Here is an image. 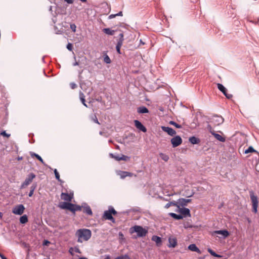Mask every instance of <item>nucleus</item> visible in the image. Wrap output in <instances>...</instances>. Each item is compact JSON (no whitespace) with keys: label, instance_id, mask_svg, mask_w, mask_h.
Wrapping results in <instances>:
<instances>
[{"label":"nucleus","instance_id":"nucleus-1","mask_svg":"<svg viewBox=\"0 0 259 259\" xmlns=\"http://www.w3.org/2000/svg\"><path fill=\"white\" fill-rule=\"evenodd\" d=\"M77 238V241L78 243H82L83 241H88L91 237V231L88 229H78L75 234Z\"/></svg>","mask_w":259,"mask_h":259},{"label":"nucleus","instance_id":"nucleus-2","mask_svg":"<svg viewBox=\"0 0 259 259\" xmlns=\"http://www.w3.org/2000/svg\"><path fill=\"white\" fill-rule=\"evenodd\" d=\"M130 232L131 234L137 233L138 237H143L147 235L148 230L141 226L135 225L130 229Z\"/></svg>","mask_w":259,"mask_h":259},{"label":"nucleus","instance_id":"nucleus-3","mask_svg":"<svg viewBox=\"0 0 259 259\" xmlns=\"http://www.w3.org/2000/svg\"><path fill=\"white\" fill-rule=\"evenodd\" d=\"M249 195L252 206V212L256 213L257 212L258 201L257 197L254 194L253 191H249Z\"/></svg>","mask_w":259,"mask_h":259},{"label":"nucleus","instance_id":"nucleus-4","mask_svg":"<svg viewBox=\"0 0 259 259\" xmlns=\"http://www.w3.org/2000/svg\"><path fill=\"white\" fill-rule=\"evenodd\" d=\"M224 122V118L217 115H213L209 119V122L213 125H219Z\"/></svg>","mask_w":259,"mask_h":259},{"label":"nucleus","instance_id":"nucleus-5","mask_svg":"<svg viewBox=\"0 0 259 259\" xmlns=\"http://www.w3.org/2000/svg\"><path fill=\"white\" fill-rule=\"evenodd\" d=\"M36 177V175L33 173H30L29 174L26 178L25 179V181L22 183L20 188L23 189L25 187L29 185L32 181L33 179H34Z\"/></svg>","mask_w":259,"mask_h":259},{"label":"nucleus","instance_id":"nucleus-6","mask_svg":"<svg viewBox=\"0 0 259 259\" xmlns=\"http://www.w3.org/2000/svg\"><path fill=\"white\" fill-rule=\"evenodd\" d=\"M74 204L71 203L69 202H63L60 204L59 207L64 209L69 210L73 213H74Z\"/></svg>","mask_w":259,"mask_h":259},{"label":"nucleus","instance_id":"nucleus-7","mask_svg":"<svg viewBox=\"0 0 259 259\" xmlns=\"http://www.w3.org/2000/svg\"><path fill=\"white\" fill-rule=\"evenodd\" d=\"M25 207L23 204H19L13 207L12 212L17 215H21L23 213Z\"/></svg>","mask_w":259,"mask_h":259},{"label":"nucleus","instance_id":"nucleus-8","mask_svg":"<svg viewBox=\"0 0 259 259\" xmlns=\"http://www.w3.org/2000/svg\"><path fill=\"white\" fill-rule=\"evenodd\" d=\"M172 147L175 148L180 145L183 142L182 139L180 136H176L170 140Z\"/></svg>","mask_w":259,"mask_h":259},{"label":"nucleus","instance_id":"nucleus-9","mask_svg":"<svg viewBox=\"0 0 259 259\" xmlns=\"http://www.w3.org/2000/svg\"><path fill=\"white\" fill-rule=\"evenodd\" d=\"M161 129L163 132L167 133V134L170 136H174L176 134V132L171 127L168 126H162Z\"/></svg>","mask_w":259,"mask_h":259},{"label":"nucleus","instance_id":"nucleus-10","mask_svg":"<svg viewBox=\"0 0 259 259\" xmlns=\"http://www.w3.org/2000/svg\"><path fill=\"white\" fill-rule=\"evenodd\" d=\"M135 125L136 127L139 130L145 133L147 131L146 128L143 125V124L139 120H134Z\"/></svg>","mask_w":259,"mask_h":259},{"label":"nucleus","instance_id":"nucleus-11","mask_svg":"<svg viewBox=\"0 0 259 259\" xmlns=\"http://www.w3.org/2000/svg\"><path fill=\"white\" fill-rule=\"evenodd\" d=\"M178 208V211L180 212L182 214H183V217H190L191 213L190 211L189 208H180V206L179 205V208Z\"/></svg>","mask_w":259,"mask_h":259},{"label":"nucleus","instance_id":"nucleus-12","mask_svg":"<svg viewBox=\"0 0 259 259\" xmlns=\"http://www.w3.org/2000/svg\"><path fill=\"white\" fill-rule=\"evenodd\" d=\"M82 206L83 208V212L88 215H92L93 214L92 210L90 206L86 203H82Z\"/></svg>","mask_w":259,"mask_h":259},{"label":"nucleus","instance_id":"nucleus-13","mask_svg":"<svg viewBox=\"0 0 259 259\" xmlns=\"http://www.w3.org/2000/svg\"><path fill=\"white\" fill-rule=\"evenodd\" d=\"M73 197V194L70 193L68 194L67 193H62L61 194V198L65 201H67L70 202L72 200Z\"/></svg>","mask_w":259,"mask_h":259},{"label":"nucleus","instance_id":"nucleus-14","mask_svg":"<svg viewBox=\"0 0 259 259\" xmlns=\"http://www.w3.org/2000/svg\"><path fill=\"white\" fill-rule=\"evenodd\" d=\"M191 201V199L181 198L178 199L177 203L180 206H185L187 205L188 203L190 202Z\"/></svg>","mask_w":259,"mask_h":259},{"label":"nucleus","instance_id":"nucleus-15","mask_svg":"<svg viewBox=\"0 0 259 259\" xmlns=\"http://www.w3.org/2000/svg\"><path fill=\"white\" fill-rule=\"evenodd\" d=\"M168 242L169 244L168 245V246L169 247H175L177 244V240L176 238H171L169 237L168 238Z\"/></svg>","mask_w":259,"mask_h":259},{"label":"nucleus","instance_id":"nucleus-16","mask_svg":"<svg viewBox=\"0 0 259 259\" xmlns=\"http://www.w3.org/2000/svg\"><path fill=\"white\" fill-rule=\"evenodd\" d=\"M149 112L148 109L144 106H140L137 108V112L139 114L148 113Z\"/></svg>","mask_w":259,"mask_h":259},{"label":"nucleus","instance_id":"nucleus-17","mask_svg":"<svg viewBox=\"0 0 259 259\" xmlns=\"http://www.w3.org/2000/svg\"><path fill=\"white\" fill-rule=\"evenodd\" d=\"M214 233L217 234L222 235L224 238H226L229 236V232L227 230H218L215 231Z\"/></svg>","mask_w":259,"mask_h":259},{"label":"nucleus","instance_id":"nucleus-18","mask_svg":"<svg viewBox=\"0 0 259 259\" xmlns=\"http://www.w3.org/2000/svg\"><path fill=\"white\" fill-rule=\"evenodd\" d=\"M152 240L156 242V244L159 246L161 244L162 240L161 237L156 236L153 235L152 237Z\"/></svg>","mask_w":259,"mask_h":259},{"label":"nucleus","instance_id":"nucleus-19","mask_svg":"<svg viewBox=\"0 0 259 259\" xmlns=\"http://www.w3.org/2000/svg\"><path fill=\"white\" fill-rule=\"evenodd\" d=\"M30 155L32 157H36L42 164H43L44 165H46L45 162L44 161V160L38 154L35 153L33 152H30Z\"/></svg>","mask_w":259,"mask_h":259},{"label":"nucleus","instance_id":"nucleus-20","mask_svg":"<svg viewBox=\"0 0 259 259\" xmlns=\"http://www.w3.org/2000/svg\"><path fill=\"white\" fill-rule=\"evenodd\" d=\"M36 187H37V183H33L30 187V190L28 193V196L29 197H31L32 196V195L34 193V191L36 189Z\"/></svg>","mask_w":259,"mask_h":259},{"label":"nucleus","instance_id":"nucleus-21","mask_svg":"<svg viewBox=\"0 0 259 259\" xmlns=\"http://www.w3.org/2000/svg\"><path fill=\"white\" fill-rule=\"evenodd\" d=\"M169 215L172 217V218L175 219L177 220H180L181 219H183L184 217L182 214H178L175 213L170 212L169 213Z\"/></svg>","mask_w":259,"mask_h":259},{"label":"nucleus","instance_id":"nucleus-22","mask_svg":"<svg viewBox=\"0 0 259 259\" xmlns=\"http://www.w3.org/2000/svg\"><path fill=\"white\" fill-rule=\"evenodd\" d=\"M123 41H124L123 34L122 33H120L119 34V38L117 40V42L116 45L119 46H122Z\"/></svg>","mask_w":259,"mask_h":259},{"label":"nucleus","instance_id":"nucleus-23","mask_svg":"<svg viewBox=\"0 0 259 259\" xmlns=\"http://www.w3.org/2000/svg\"><path fill=\"white\" fill-rule=\"evenodd\" d=\"M189 141L192 144H199L200 142L199 139H198V138H196L194 136L190 137Z\"/></svg>","mask_w":259,"mask_h":259},{"label":"nucleus","instance_id":"nucleus-24","mask_svg":"<svg viewBox=\"0 0 259 259\" xmlns=\"http://www.w3.org/2000/svg\"><path fill=\"white\" fill-rule=\"evenodd\" d=\"M212 135L215 137L216 139L220 142H224L225 141V138L223 137L221 135L219 134H217L215 132L212 133Z\"/></svg>","mask_w":259,"mask_h":259},{"label":"nucleus","instance_id":"nucleus-25","mask_svg":"<svg viewBox=\"0 0 259 259\" xmlns=\"http://www.w3.org/2000/svg\"><path fill=\"white\" fill-rule=\"evenodd\" d=\"M218 89L222 92L224 95H226V93L227 92V89L221 83H218L217 84Z\"/></svg>","mask_w":259,"mask_h":259},{"label":"nucleus","instance_id":"nucleus-26","mask_svg":"<svg viewBox=\"0 0 259 259\" xmlns=\"http://www.w3.org/2000/svg\"><path fill=\"white\" fill-rule=\"evenodd\" d=\"M103 31L106 34L113 35L114 34L115 30H111L109 28H106L103 29Z\"/></svg>","mask_w":259,"mask_h":259},{"label":"nucleus","instance_id":"nucleus-27","mask_svg":"<svg viewBox=\"0 0 259 259\" xmlns=\"http://www.w3.org/2000/svg\"><path fill=\"white\" fill-rule=\"evenodd\" d=\"M172 205L177 206L178 208H179V205L178 204L177 202H176L175 201H170V202H169L168 203H166V205H165L164 207L165 208H168Z\"/></svg>","mask_w":259,"mask_h":259},{"label":"nucleus","instance_id":"nucleus-28","mask_svg":"<svg viewBox=\"0 0 259 259\" xmlns=\"http://www.w3.org/2000/svg\"><path fill=\"white\" fill-rule=\"evenodd\" d=\"M112 215H111V213H110V211H109V210H105L103 213V218L105 219V220H108V219H109L111 217H112Z\"/></svg>","mask_w":259,"mask_h":259},{"label":"nucleus","instance_id":"nucleus-29","mask_svg":"<svg viewBox=\"0 0 259 259\" xmlns=\"http://www.w3.org/2000/svg\"><path fill=\"white\" fill-rule=\"evenodd\" d=\"M103 60L105 63L106 64H110L111 62L109 57L107 55V53L105 52L103 53Z\"/></svg>","mask_w":259,"mask_h":259},{"label":"nucleus","instance_id":"nucleus-30","mask_svg":"<svg viewBox=\"0 0 259 259\" xmlns=\"http://www.w3.org/2000/svg\"><path fill=\"white\" fill-rule=\"evenodd\" d=\"M28 217L26 214H24L20 218V222L22 224H25L28 222Z\"/></svg>","mask_w":259,"mask_h":259},{"label":"nucleus","instance_id":"nucleus-31","mask_svg":"<svg viewBox=\"0 0 259 259\" xmlns=\"http://www.w3.org/2000/svg\"><path fill=\"white\" fill-rule=\"evenodd\" d=\"M118 175H119L121 179H124L127 177V171L119 170L117 172Z\"/></svg>","mask_w":259,"mask_h":259},{"label":"nucleus","instance_id":"nucleus-32","mask_svg":"<svg viewBox=\"0 0 259 259\" xmlns=\"http://www.w3.org/2000/svg\"><path fill=\"white\" fill-rule=\"evenodd\" d=\"M207 251L211 255H212L213 256L217 257H222V256L221 255L217 254L216 252H215L213 250H212L210 248H208Z\"/></svg>","mask_w":259,"mask_h":259},{"label":"nucleus","instance_id":"nucleus-33","mask_svg":"<svg viewBox=\"0 0 259 259\" xmlns=\"http://www.w3.org/2000/svg\"><path fill=\"white\" fill-rule=\"evenodd\" d=\"M159 155L160 157L164 161H167L168 160L169 156L167 155L162 153H160Z\"/></svg>","mask_w":259,"mask_h":259},{"label":"nucleus","instance_id":"nucleus-34","mask_svg":"<svg viewBox=\"0 0 259 259\" xmlns=\"http://www.w3.org/2000/svg\"><path fill=\"white\" fill-rule=\"evenodd\" d=\"M251 152H257V151L254 149L252 146H249L247 149L245 150L244 153L247 154Z\"/></svg>","mask_w":259,"mask_h":259},{"label":"nucleus","instance_id":"nucleus-35","mask_svg":"<svg viewBox=\"0 0 259 259\" xmlns=\"http://www.w3.org/2000/svg\"><path fill=\"white\" fill-rule=\"evenodd\" d=\"M197 248L198 247H197L195 244H191L189 245L188 247V248L192 251H195V250H196Z\"/></svg>","mask_w":259,"mask_h":259},{"label":"nucleus","instance_id":"nucleus-36","mask_svg":"<svg viewBox=\"0 0 259 259\" xmlns=\"http://www.w3.org/2000/svg\"><path fill=\"white\" fill-rule=\"evenodd\" d=\"M56 179L59 182H62V180L60 178V175L56 169L54 170Z\"/></svg>","mask_w":259,"mask_h":259},{"label":"nucleus","instance_id":"nucleus-37","mask_svg":"<svg viewBox=\"0 0 259 259\" xmlns=\"http://www.w3.org/2000/svg\"><path fill=\"white\" fill-rule=\"evenodd\" d=\"M114 259H131V258L127 254H124L118 256Z\"/></svg>","mask_w":259,"mask_h":259},{"label":"nucleus","instance_id":"nucleus-38","mask_svg":"<svg viewBox=\"0 0 259 259\" xmlns=\"http://www.w3.org/2000/svg\"><path fill=\"white\" fill-rule=\"evenodd\" d=\"M169 123L171 125L175 126L176 127H177L178 128H182L181 125L177 123L176 122H175L174 121H170Z\"/></svg>","mask_w":259,"mask_h":259},{"label":"nucleus","instance_id":"nucleus-39","mask_svg":"<svg viewBox=\"0 0 259 259\" xmlns=\"http://www.w3.org/2000/svg\"><path fill=\"white\" fill-rule=\"evenodd\" d=\"M82 207V205L80 206L76 204H74V213L76 211H80L81 210V208Z\"/></svg>","mask_w":259,"mask_h":259},{"label":"nucleus","instance_id":"nucleus-40","mask_svg":"<svg viewBox=\"0 0 259 259\" xmlns=\"http://www.w3.org/2000/svg\"><path fill=\"white\" fill-rule=\"evenodd\" d=\"M108 210H109V211H110V213L112 215V214L115 215L117 213V211L115 210V209L111 206H110L109 207Z\"/></svg>","mask_w":259,"mask_h":259},{"label":"nucleus","instance_id":"nucleus-41","mask_svg":"<svg viewBox=\"0 0 259 259\" xmlns=\"http://www.w3.org/2000/svg\"><path fill=\"white\" fill-rule=\"evenodd\" d=\"M108 210H109V211H110V213L112 215V214L115 215L117 213V211L115 210V209L111 206H110L109 207Z\"/></svg>","mask_w":259,"mask_h":259},{"label":"nucleus","instance_id":"nucleus-42","mask_svg":"<svg viewBox=\"0 0 259 259\" xmlns=\"http://www.w3.org/2000/svg\"><path fill=\"white\" fill-rule=\"evenodd\" d=\"M130 159V157L127 156H126V155H122L120 157V160H123V161H128Z\"/></svg>","mask_w":259,"mask_h":259},{"label":"nucleus","instance_id":"nucleus-43","mask_svg":"<svg viewBox=\"0 0 259 259\" xmlns=\"http://www.w3.org/2000/svg\"><path fill=\"white\" fill-rule=\"evenodd\" d=\"M109 156L111 157V158H114L115 159V160H116L117 161H120V157L119 155H114L112 153H110L109 154Z\"/></svg>","mask_w":259,"mask_h":259},{"label":"nucleus","instance_id":"nucleus-44","mask_svg":"<svg viewBox=\"0 0 259 259\" xmlns=\"http://www.w3.org/2000/svg\"><path fill=\"white\" fill-rule=\"evenodd\" d=\"M207 129L212 134V133H214V131L210 124L207 125Z\"/></svg>","mask_w":259,"mask_h":259},{"label":"nucleus","instance_id":"nucleus-45","mask_svg":"<svg viewBox=\"0 0 259 259\" xmlns=\"http://www.w3.org/2000/svg\"><path fill=\"white\" fill-rule=\"evenodd\" d=\"M70 29H71V30L73 32H75L76 31V26L75 24H74V23L71 24L70 26Z\"/></svg>","mask_w":259,"mask_h":259},{"label":"nucleus","instance_id":"nucleus-46","mask_svg":"<svg viewBox=\"0 0 259 259\" xmlns=\"http://www.w3.org/2000/svg\"><path fill=\"white\" fill-rule=\"evenodd\" d=\"M1 135L4 137H6L7 138H9L10 136V134H7L5 131L2 132L1 133Z\"/></svg>","mask_w":259,"mask_h":259},{"label":"nucleus","instance_id":"nucleus-47","mask_svg":"<svg viewBox=\"0 0 259 259\" xmlns=\"http://www.w3.org/2000/svg\"><path fill=\"white\" fill-rule=\"evenodd\" d=\"M92 119L93 121L94 122H95V123H97V124H100V123H99V122L98 121V119H97V116H96V115H94V116L92 117Z\"/></svg>","mask_w":259,"mask_h":259},{"label":"nucleus","instance_id":"nucleus-48","mask_svg":"<svg viewBox=\"0 0 259 259\" xmlns=\"http://www.w3.org/2000/svg\"><path fill=\"white\" fill-rule=\"evenodd\" d=\"M73 250L76 253H81V251L77 246H75L73 248Z\"/></svg>","mask_w":259,"mask_h":259},{"label":"nucleus","instance_id":"nucleus-49","mask_svg":"<svg viewBox=\"0 0 259 259\" xmlns=\"http://www.w3.org/2000/svg\"><path fill=\"white\" fill-rule=\"evenodd\" d=\"M70 86L72 89H74L77 87V85L74 82H71Z\"/></svg>","mask_w":259,"mask_h":259},{"label":"nucleus","instance_id":"nucleus-50","mask_svg":"<svg viewBox=\"0 0 259 259\" xmlns=\"http://www.w3.org/2000/svg\"><path fill=\"white\" fill-rule=\"evenodd\" d=\"M121 46H116V51L118 53V54H121V53L120 52V48H121Z\"/></svg>","mask_w":259,"mask_h":259},{"label":"nucleus","instance_id":"nucleus-51","mask_svg":"<svg viewBox=\"0 0 259 259\" xmlns=\"http://www.w3.org/2000/svg\"><path fill=\"white\" fill-rule=\"evenodd\" d=\"M67 49L69 50V51H72V45L70 43H68L67 45Z\"/></svg>","mask_w":259,"mask_h":259},{"label":"nucleus","instance_id":"nucleus-52","mask_svg":"<svg viewBox=\"0 0 259 259\" xmlns=\"http://www.w3.org/2000/svg\"><path fill=\"white\" fill-rule=\"evenodd\" d=\"M225 96L228 99H230L233 97V95L232 94H228L227 93H226Z\"/></svg>","mask_w":259,"mask_h":259},{"label":"nucleus","instance_id":"nucleus-53","mask_svg":"<svg viewBox=\"0 0 259 259\" xmlns=\"http://www.w3.org/2000/svg\"><path fill=\"white\" fill-rule=\"evenodd\" d=\"M81 103H82V104L85 106L86 107H88V106L87 105V104L85 103V98H82V99L80 100Z\"/></svg>","mask_w":259,"mask_h":259},{"label":"nucleus","instance_id":"nucleus-54","mask_svg":"<svg viewBox=\"0 0 259 259\" xmlns=\"http://www.w3.org/2000/svg\"><path fill=\"white\" fill-rule=\"evenodd\" d=\"M79 98H80V100L82 99V98H85V96H84V94L81 91H80V92H79Z\"/></svg>","mask_w":259,"mask_h":259},{"label":"nucleus","instance_id":"nucleus-55","mask_svg":"<svg viewBox=\"0 0 259 259\" xmlns=\"http://www.w3.org/2000/svg\"><path fill=\"white\" fill-rule=\"evenodd\" d=\"M53 22L55 24L57 21L56 16H54L52 18Z\"/></svg>","mask_w":259,"mask_h":259},{"label":"nucleus","instance_id":"nucleus-56","mask_svg":"<svg viewBox=\"0 0 259 259\" xmlns=\"http://www.w3.org/2000/svg\"><path fill=\"white\" fill-rule=\"evenodd\" d=\"M73 251V248L70 247L69 249V252L72 255H73L74 254Z\"/></svg>","mask_w":259,"mask_h":259},{"label":"nucleus","instance_id":"nucleus-57","mask_svg":"<svg viewBox=\"0 0 259 259\" xmlns=\"http://www.w3.org/2000/svg\"><path fill=\"white\" fill-rule=\"evenodd\" d=\"M65 2H66L68 4H73L74 0H64Z\"/></svg>","mask_w":259,"mask_h":259},{"label":"nucleus","instance_id":"nucleus-58","mask_svg":"<svg viewBox=\"0 0 259 259\" xmlns=\"http://www.w3.org/2000/svg\"><path fill=\"white\" fill-rule=\"evenodd\" d=\"M50 243V241H49L48 240H44V241L43 242V244L44 245H47L48 244H49Z\"/></svg>","mask_w":259,"mask_h":259},{"label":"nucleus","instance_id":"nucleus-59","mask_svg":"<svg viewBox=\"0 0 259 259\" xmlns=\"http://www.w3.org/2000/svg\"><path fill=\"white\" fill-rule=\"evenodd\" d=\"M116 16V15H115V14H111L109 16L108 18L109 19H111L115 18Z\"/></svg>","mask_w":259,"mask_h":259},{"label":"nucleus","instance_id":"nucleus-60","mask_svg":"<svg viewBox=\"0 0 259 259\" xmlns=\"http://www.w3.org/2000/svg\"><path fill=\"white\" fill-rule=\"evenodd\" d=\"M108 220H109L110 221H111L112 223H115V220L114 219V218L112 216L111 217V218L108 219Z\"/></svg>","mask_w":259,"mask_h":259},{"label":"nucleus","instance_id":"nucleus-61","mask_svg":"<svg viewBox=\"0 0 259 259\" xmlns=\"http://www.w3.org/2000/svg\"><path fill=\"white\" fill-rule=\"evenodd\" d=\"M0 257L2 259H8L4 254L0 252Z\"/></svg>","mask_w":259,"mask_h":259},{"label":"nucleus","instance_id":"nucleus-62","mask_svg":"<svg viewBox=\"0 0 259 259\" xmlns=\"http://www.w3.org/2000/svg\"><path fill=\"white\" fill-rule=\"evenodd\" d=\"M115 15H116V16H122V12L121 11H120L118 13L115 14Z\"/></svg>","mask_w":259,"mask_h":259},{"label":"nucleus","instance_id":"nucleus-63","mask_svg":"<svg viewBox=\"0 0 259 259\" xmlns=\"http://www.w3.org/2000/svg\"><path fill=\"white\" fill-rule=\"evenodd\" d=\"M133 175V173L127 171V177H132Z\"/></svg>","mask_w":259,"mask_h":259},{"label":"nucleus","instance_id":"nucleus-64","mask_svg":"<svg viewBox=\"0 0 259 259\" xmlns=\"http://www.w3.org/2000/svg\"><path fill=\"white\" fill-rule=\"evenodd\" d=\"M104 259H111L110 256L109 255H106Z\"/></svg>","mask_w":259,"mask_h":259}]
</instances>
